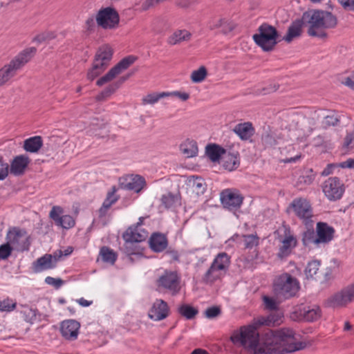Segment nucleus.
I'll return each instance as SVG.
<instances>
[{
	"mask_svg": "<svg viewBox=\"0 0 354 354\" xmlns=\"http://www.w3.org/2000/svg\"><path fill=\"white\" fill-rule=\"evenodd\" d=\"M63 251L61 250H57L55 251L53 255V261L55 262V266H57V263L58 261L60 260V259L63 257Z\"/></svg>",
	"mask_w": 354,
	"mask_h": 354,
	"instance_id": "338daca9",
	"label": "nucleus"
},
{
	"mask_svg": "<svg viewBox=\"0 0 354 354\" xmlns=\"http://www.w3.org/2000/svg\"><path fill=\"white\" fill-rule=\"evenodd\" d=\"M299 289V281L286 272L277 277L273 284L275 295L283 299H288L297 296Z\"/></svg>",
	"mask_w": 354,
	"mask_h": 354,
	"instance_id": "20e7f679",
	"label": "nucleus"
},
{
	"mask_svg": "<svg viewBox=\"0 0 354 354\" xmlns=\"http://www.w3.org/2000/svg\"><path fill=\"white\" fill-rule=\"evenodd\" d=\"M63 214L64 209L60 206L55 205L49 212V217L54 221L55 225L58 227L66 230L73 227L75 225V221L73 217L69 214L64 215Z\"/></svg>",
	"mask_w": 354,
	"mask_h": 354,
	"instance_id": "f3484780",
	"label": "nucleus"
},
{
	"mask_svg": "<svg viewBox=\"0 0 354 354\" xmlns=\"http://www.w3.org/2000/svg\"><path fill=\"white\" fill-rule=\"evenodd\" d=\"M181 153L187 158H192L198 154V145L195 140L187 139L180 145Z\"/></svg>",
	"mask_w": 354,
	"mask_h": 354,
	"instance_id": "c85d7f7f",
	"label": "nucleus"
},
{
	"mask_svg": "<svg viewBox=\"0 0 354 354\" xmlns=\"http://www.w3.org/2000/svg\"><path fill=\"white\" fill-rule=\"evenodd\" d=\"M192 187L197 194H203L206 189L205 183L201 178H196L193 180Z\"/></svg>",
	"mask_w": 354,
	"mask_h": 354,
	"instance_id": "8fccbe9b",
	"label": "nucleus"
},
{
	"mask_svg": "<svg viewBox=\"0 0 354 354\" xmlns=\"http://www.w3.org/2000/svg\"><path fill=\"white\" fill-rule=\"evenodd\" d=\"M339 119L335 115H327L323 121L324 124L326 126H335L338 124Z\"/></svg>",
	"mask_w": 354,
	"mask_h": 354,
	"instance_id": "4d7b16f0",
	"label": "nucleus"
},
{
	"mask_svg": "<svg viewBox=\"0 0 354 354\" xmlns=\"http://www.w3.org/2000/svg\"><path fill=\"white\" fill-rule=\"evenodd\" d=\"M36 51L37 49L35 47L26 48L8 64L3 66L0 69V86L5 84L14 77L17 71L30 60Z\"/></svg>",
	"mask_w": 354,
	"mask_h": 354,
	"instance_id": "7ed1b4c3",
	"label": "nucleus"
},
{
	"mask_svg": "<svg viewBox=\"0 0 354 354\" xmlns=\"http://www.w3.org/2000/svg\"><path fill=\"white\" fill-rule=\"evenodd\" d=\"M278 37L277 29L274 26L264 23L258 28V32L253 35L252 39L263 51H270L277 44Z\"/></svg>",
	"mask_w": 354,
	"mask_h": 354,
	"instance_id": "423d86ee",
	"label": "nucleus"
},
{
	"mask_svg": "<svg viewBox=\"0 0 354 354\" xmlns=\"http://www.w3.org/2000/svg\"><path fill=\"white\" fill-rule=\"evenodd\" d=\"M227 23V20L225 18L220 17H212L207 22V27L209 30H216L225 26Z\"/></svg>",
	"mask_w": 354,
	"mask_h": 354,
	"instance_id": "79ce46f5",
	"label": "nucleus"
},
{
	"mask_svg": "<svg viewBox=\"0 0 354 354\" xmlns=\"http://www.w3.org/2000/svg\"><path fill=\"white\" fill-rule=\"evenodd\" d=\"M317 237L314 238L313 231H307L304 233L303 242L304 245L312 243L316 245L329 243L333 239L335 230L326 223L319 222L317 224Z\"/></svg>",
	"mask_w": 354,
	"mask_h": 354,
	"instance_id": "9b49d317",
	"label": "nucleus"
},
{
	"mask_svg": "<svg viewBox=\"0 0 354 354\" xmlns=\"http://www.w3.org/2000/svg\"><path fill=\"white\" fill-rule=\"evenodd\" d=\"M26 322L33 324L41 320L42 315L37 309L26 308L22 311Z\"/></svg>",
	"mask_w": 354,
	"mask_h": 354,
	"instance_id": "c9c22d12",
	"label": "nucleus"
},
{
	"mask_svg": "<svg viewBox=\"0 0 354 354\" xmlns=\"http://www.w3.org/2000/svg\"><path fill=\"white\" fill-rule=\"evenodd\" d=\"M43 141L40 136H33L26 139L24 143V149L30 153H37L42 147Z\"/></svg>",
	"mask_w": 354,
	"mask_h": 354,
	"instance_id": "2f4dec72",
	"label": "nucleus"
},
{
	"mask_svg": "<svg viewBox=\"0 0 354 354\" xmlns=\"http://www.w3.org/2000/svg\"><path fill=\"white\" fill-rule=\"evenodd\" d=\"M297 241L296 237L290 232L285 234L284 238L281 241V245L279 248L277 257L280 259L287 258L297 246Z\"/></svg>",
	"mask_w": 354,
	"mask_h": 354,
	"instance_id": "412c9836",
	"label": "nucleus"
},
{
	"mask_svg": "<svg viewBox=\"0 0 354 354\" xmlns=\"http://www.w3.org/2000/svg\"><path fill=\"white\" fill-rule=\"evenodd\" d=\"M9 174V165L0 160V180H4Z\"/></svg>",
	"mask_w": 354,
	"mask_h": 354,
	"instance_id": "6e6d98bb",
	"label": "nucleus"
},
{
	"mask_svg": "<svg viewBox=\"0 0 354 354\" xmlns=\"http://www.w3.org/2000/svg\"><path fill=\"white\" fill-rule=\"evenodd\" d=\"M178 196L170 192L162 195L161 198L162 203L166 208H169L174 206L178 202Z\"/></svg>",
	"mask_w": 354,
	"mask_h": 354,
	"instance_id": "c03bdc74",
	"label": "nucleus"
},
{
	"mask_svg": "<svg viewBox=\"0 0 354 354\" xmlns=\"http://www.w3.org/2000/svg\"><path fill=\"white\" fill-rule=\"evenodd\" d=\"M207 71L205 66H202L198 69L192 71L191 80L194 83L203 82L207 77Z\"/></svg>",
	"mask_w": 354,
	"mask_h": 354,
	"instance_id": "a19ab883",
	"label": "nucleus"
},
{
	"mask_svg": "<svg viewBox=\"0 0 354 354\" xmlns=\"http://www.w3.org/2000/svg\"><path fill=\"white\" fill-rule=\"evenodd\" d=\"M156 286L160 292L176 295L180 290V277L176 271L165 270L156 279Z\"/></svg>",
	"mask_w": 354,
	"mask_h": 354,
	"instance_id": "6e6552de",
	"label": "nucleus"
},
{
	"mask_svg": "<svg viewBox=\"0 0 354 354\" xmlns=\"http://www.w3.org/2000/svg\"><path fill=\"white\" fill-rule=\"evenodd\" d=\"M194 2V0H176L175 3L178 7L186 8L190 6Z\"/></svg>",
	"mask_w": 354,
	"mask_h": 354,
	"instance_id": "e2e57ef3",
	"label": "nucleus"
},
{
	"mask_svg": "<svg viewBox=\"0 0 354 354\" xmlns=\"http://www.w3.org/2000/svg\"><path fill=\"white\" fill-rule=\"evenodd\" d=\"M263 301L265 307L267 309L270 310H277L279 306V301H277L274 298H272V297H270L268 296H263Z\"/></svg>",
	"mask_w": 354,
	"mask_h": 354,
	"instance_id": "de8ad7c7",
	"label": "nucleus"
},
{
	"mask_svg": "<svg viewBox=\"0 0 354 354\" xmlns=\"http://www.w3.org/2000/svg\"><path fill=\"white\" fill-rule=\"evenodd\" d=\"M142 220L143 218L140 217L137 225L129 227L123 234L126 252L129 255L139 254V248L133 243L145 241L148 236V232L142 228Z\"/></svg>",
	"mask_w": 354,
	"mask_h": 354,
	"instance_id": "0eeeda50",
	"label": "nucleus"
},
{
	"mask_svg": "<svg viewBox=\"0 0 354 354\" xmlns=\"http://www.w3.org/2000/svg\"><path fill=\"white\" fill-rule=\"evenodd\" d=\"M225 149L216 144L207 145L205 148V153L212 162L218 161L221 156L225 154Z\"/></svg>",
	"mask_w": 354,
	"mask_h": 354,
	"instance_id": "7c9ffc66",
	"label": "nucleus"
},
{
	"mask_svg": "<svg viewBox=\"0 0 354 354\" xmlns=\"http://www.w3.org/2000/svg\"><path fill=\"white\" fill-rule=\"evenodd\" d=\"M178 312L182 316L185 317L187 319H193L198 314L197 309L187 304L180 306L178 308Z\"/></svg>",
	"mask_w": 354,
	"mask_h": 354,
	"instance_id": "ea45409f",
	"label": "nucleus"
},
{
	"mask_svg": "<svg viewBox=\"0 0 354 354\" xmlns=\"http://www.w3.org/2000/svg\"><path fill=\"white\" fill-rule=\"evenodd\" d=\"M303 19L308 25V34L312 37L324 38L326 33L324 29L333 28L337 19L331 12L322 10H308L304 12Z\"/></svg>",
	"mask_w": 354,
	"mask_h": 354,
	"instance_id": "f03ea898",
	"label": "nucleus"
},
{
	"mask_svg": "<svg viewBox=\"0 0 354 354\" xmlns=\"http://www.w3.org/2000/svg\"><path fill=\"white\" fill-rule=\"evenodd\" d=\"M119 87L118 84H113L106 87L97 96V100H102L113 94Z\"/></svg>",
	"mask_w": 354,
	"mask_h": 354,
	"instance_id": "a18cd8bd",
	"label": "nucleus"
},
{
	"mask_svg": "<svg viewBox=\"0 0 354 354\" xmlns=\"http://www.w3.org/2000/svg\"><path fill=\"white\" fill-rule=\"evenodd\" d=\"M212 264L226 273L230 264V257L227 253L221 252L216 256Z\"/></svg>",
	"mask_w": 354,
	"mask_h": 354,
	"instance_id": "473e14b6",
	"label": "nucleus"
},
{
	"mask_svg": "<svg viewBox=\"0 0 354 354\" xmlns=\"http://www.w3.org/2000/svg\"><path fill=\"white\" fill-rule=\"evenodd\" d=\"M338 2L344 10L354 12V0H338Z\"/></svg>",
	"mask_w": 354,
	"mask_h": 354,
	"instance_id": "13d9d810",
	"label": "nucleus"
},
{
	"mask_svg": "<svg viewBox=\"0 0 354 354\" xmlns=\"http://www.w3.org/2000/svg\"><path fill=\"white\" fill-rule=\"evenodd\" d=\"M16 306L17 303L9 298L0 301L1 311L10 312L16 308Z\"/></svg>",
	"mask_w": 354,
	"mask_h": 354,
	"instance_id": "49530a36",
	"label": "nucleus"
},
{
	"mask_svg": "<svg viewBox=\"0 0 354 354\" xmlns=\"http://www.w3.org/2000/svg\"><path fill=\"white\" fill-rule=\"evenodd\" d=\"M354 300V283L330 296L326 301L332 308L344 307Z\"/></svg>",
	"mask_w": 354,
	"mask_h": 354,
	"instance_id": "4468645a",
	"label": "nucleus"
},
{
	"mask_svg": "<svg viewBox=\"0 0 354 354\" xmlns=\"http://www.w3.org/2000/svg\"><path fill=\"white\" fill-rule=\"evenodd\" d=\"M345 189L343 181L336 176L329 177L322 185V192L330 201H335L342 198Z\"/></svg>",
	"mask_w": 354,
	"mask_h": 354,
	"instance_id": "f8f14e48",
	"label": "nucleus"
},
{
	"mask_svg": "<svg viewBox=\"0 0 354 354\" xmlns=\"http://www.w3.org/2000/svg\"><path fill=\"white\" fill-rule=\"evenodd\" d=\"M288 211L292 212L304 225L312 224L313 207L308 199L301 197L294 198L289 205Z\"/></svg>",
	"mask_w": 354,
	"mask_h": 354,
	"instance_id": "9d476101",
	"label": "nucleus"
},
{
	"mask_svg": "<svg viewBox=\"0 0 354 354\" xmlns=\"http://www.w3.org/2000/svg\"><path fill=\"white\" fill-rule=\"evenodd\" d=\"M165 94L167 95V97H176L179 98L180 100H182L183 102L187 101L190 97V95L188 93L180 92V91H171V92L165 91Z\"/></svg>",
	"mask_w": 354,
	"mask_h": 354,
	"instance_id": "603ef678",
	"label": "nucleus"
},
{
	"mask_svg": "<svg viewBox=\"0 0 354 354\" xmlns=\"http://www.w3.org/2000/svg\"><path fill=\"white\" fill-rule=\"evenodd\" d=\"M100 255L104 262L110 263L111 265L114 264L117 259V254L115 252H114L112 249L106 246H103L101 248Z\"/></svg>",
	"mask_w": 354,
	"mask_h": 354,
	"instance_id": "e433bc0d",
	"label": "nucleus"
},
{
	"mask_svg": "<svg viewBox=\"0 0 354 354\" xmlns=\"http://www.w3.org/2000/svg\"><path fill=\"white\" fill-rule=\"evenodd\" d=\"M306 24L304 21L303 17L301 19H296L289 26L286 35L283 39L287 42H290L295 38L299 37L301 35L302 26Z\"/></svg>",
	"mask_w": 354,
	"mask_h": 354,
	"instance_id": "393cba45",
	"label": "nucleus"
},
{
	"mask_svg": "<svg viewBox=\"0 0 354 354\" xmlns=\"http://www.w3.org/2000/svg\"><path fill=\"white\" fill-rule=\"evenodd\" d=\"M279 88V86L276 84H271L266 87H264L261 92L260 93L262 95H267L271 93L276 91Z\"/></svg>",
	"mask_w": 354,
	"mask_h": 354,
	"instance_id": "680f3d73",
	"label": "nucleus"
},
{
	"mask_svg": "<svg viewBox=\"0 0 354 354\" xmlns=\"http://www.w3.org/2000/svg\"><path fill=\"white\" fill-rule=\"evenodd\" d=\"M45 282L53 286L55 288H59L64 283V281L62 279L59 278H54L50 276H48L45 278Z\"/></svg>",
	"mask_w": 354,
	"mask_h": 354,
	"instance_id": "5fc2aeb1",
	"label": "nucleus"
},
{
	"mask_svg": "<svg viewBox=\"0 0 354 354\" xmlns=\"http://www.w3.org/2000/svg\"><path fill=\"white\" fill-rule=\"evenodd\" d=\"M321 263L319 261L313 260L307 264L305 268V274L307 278H313L319 270Z\"/></svg>",
	"mask_w": 354,
	"mask_h": 354,
	"instance_id": "58836bf2",
	"label": "nucleus"
},
{
	"mask_svg": "<svg viewBox=\"0 0 354 354\" xmlns=\"http://www.w3.org/2000/svg\"><path fill=\"white\" fill-rule=\"evenodd\" d=\"M120 15L113 7L101 8L95 14L98 27L106 30H115L120 26Z\"/></svg>",
	"mask_w": 354,
	"mask_h": 354,
	"instance_id": "1a4fd4ad",
	"label": "nucleus"
},
{
	"mask_svg": "<svg viewBox=\"0 0 354 354\" xmlns=\"http://www.w3.org/2000/svg\"><path fill=\"white\" fill-rule=\"evenodd\" d=\"M169 307L166 301L157 299L149 310L148 317L156 322L166 319L169 315Z\"/></svg>",
	"mask_w": 354,
	"mask_h": 354,
	"instance_id": "6ab92c4d",
	"label": "nucleus"
},
{
	"mask_svg": "<svg viewBox=\"0 0 354 354\" xmlns=\"http://www.w3.org/2000/svg\"><path fill=\"white\" fill-rule=\"evenodd\" d=\"M339 167L338 164H328L322 171V176H327L333 173L335 168Z\"/></svg>",
	"mask_w": 354,
	"mask_h": 354,
	"instance_id": "052dcab7",
	"label": "nucleus"
},
{
	"mask_svg": "<svg viewBox=\"0 0 354 354\" xmlns=\"http://www.w3.org/2000/svg\"><path fill=\"white\" fill-rule=\"evenodd\" d=\"M12 248L7 243L0 246V260L7 259L11 254Z\"/></svg>",
	"mask_w": 354,
	"mask_h": 354,
	"instance_id": "864d4df0",
	"label": "nucleus"
},
{
	"mask_svg": "<svg viewBox=\"0 0 354 354\" xmlns=\"http://www.w3.org/2000/svg\"><path fill=\"white\" fill-rule=\"evenodd\" d=\"M96 24L95 16L91 15L85 20L84 28L86 32L92 33L95 30Z\"/></svg>",
	"mask_w": 354,
	"mask_h": 354,
	"instance_id": "09e8293b",
	"label": "nucleus"
},
{
	"mask_svg": "<svg viewBox=\"0 0 354 354\" xmlns=\"http://www.w3.org/2000/svg\"><path fill=\"white\" fill-rule=\"evenodd\" d=\"M244 249L252 250L259 244V237L257 234H243L241 236Z\"/></svg>",
	"mask_w": 354,
	"mask_h": 354,
	"instance_id": "f704fd0d",
	"label": "nucleus"
},
{
	"mask_svg": "<svg viewBox=\"0 0 354 354\" xmlns=\"http://www.w3.org/2000/svg\"><path fill=\"white\" fill-rule=\"evenodd\" d=\"M167 97V95L165 94V91L160 93H150L147 95H145L142 98V105H153L157 103L160 99Z\"/></svg>",
	"mask_w": 354,
	"mask_h": 354,
	"instance_id": "4c0bfd02",
	"label": "nucleus"
},
{
	"mask_svg": "<svg viewBox=\"0 0 354 354\" xmlns=\"http://www.w3.org/2000/svg\"><path fill=\"white\" fill-rule=\"evenodd\" d=\"M321 317V309L317 306H299L294 310L290 317L295 321L314 322Z\"/></svg>",
	"mask_w": 354,
	"mask_h": 354,
	"instance_id": "dca6fc26",
	"label": "nucleus"
},
{
	"mask_svg": "<svg viewBox=\"0 0 354 354\" xmlns=\"http://www.w3.org/2000/svg\"><path fill=\"white\" fill-rule=\"evenodd\" d=\"M240 165L239 154L237 151H225L223 158V166L228 171L236 169Z\"/></svg>",
	"mask_w": 354,
	"mask_h": 354,
	"instance_id": "bb28decb",
	"label": "nucleus"
},
{
	"mask_svg": "<svg viewBox=\"0 0 354 354\" xmlns=\"http://www.w3.org/2000/svg\"><path fill=\"white\" fill-rule=\"evenodd\" d=\"M149 247L155 252H161L168 246V240L166 235L155 232L153 233L149 241Z\"/></svg>",
	"mask_w": 354,
	"mask_h": 354,
	"instance_id": "5701e85b",
	"label": "nucleus"
},
{
	"mask_svg": "<svg viewBox=\"0 0 354 354\" xmlns=\"http://www.w3.org/2000/svg\"><path fill=\"white\" fill-rule=\"evenodd\" d=\"M354 145V133H348L344 138L343 146L345 148H350Z\"/></svg>",
	"mask_w": 354,
	"mask_h": 354,
	"instance_id": "bf43d9fd",
	"label": "nucleus"
},
{
	"mask_svg": "<svg viewBox=\"0 0 354 354\" xmlns=\"http://www.w3.org/2000/svg\"><path fill=\"white\" fill-rule=\"evenodd\" d=\"M234 131L241 140H248L254 135V129L252 123L248 122L236 124Z\"/></svg>",
	"mask_w": 354,
	"mask_h": 354,
	"instance_id": "a878e982",
	"label": "nucleus"
},
{
	"mask_svg": "<svg viewBox=\"0 0 354 354\" xmlns=\"http://www.w3.org/2000/svg\"><path fill=\"white\" fill-rule=\"evenodd\" d=\"M281 318V315L276 313L266 317H261L253 324L234 330L230 340L234 344L243 346L253 354H285L300 350L301 345L296 342L295 333L290 328L268 330L259 338L257 326L278 324Z\"/></svg>",
	"mask_w": 354,
	"mask_h": 354,
	"instance_id": "f257e3e1",
	"label": "nucleus"
},
{
	"mask_svg": "<svg viewBox=\"0 0 354 354\" xmlns=\"http://www.w3.org/2000/svg\"><path fill=\"white\" fill-rule=\"evenodd\" d=\"M221 314V309L219 306H212L207 308L205 311V315L208 319H214Z\"/></svg>",
	"mask_w": 354,
	"mask_h": 354,
	"instance_id": "3c124183",
	"label": "nucleus"
},
{
	"mask_svg": "<svg viewBox=\"0 0 354 354\" xmlns=\"http://www.w3.org/2000/svg\"><path fill=\"white\" fill-rule=\"evenodd\" d=\"M339 167L341 168H354V160L348 158L344 162L338 163Z\"/></svg>",
	"mask_w": 354,
	"mask_h": 354,
	"instance_id": "0e129e2a",
	"label": "nucleus"
},
{
	"mask_svg": "<svg viewBox=\"0 0 354 354\" xmlns=\"http://www.w3.org/2000/svg\"><path fill=\"white\" fill-rule=\"evenodd\" d=\"M30 163L28 156L20 155L16 156L10 164V172L15 176L22 175Z\"/></svg>",
	"mask_w": 354,
	"mask_h": 354,
	"instance_id": "b1692460",
	"label": "nucleus"
},
{
	"mask_svg": "<svg viewBox=\"0 0 354 354\" xmlns=\"http://www.w3.org/2000/svg\"><path fill=\"white\" fill-rule=\"evenodd\" d=\"M113 54V50L108 44H103L97 48L92 66L87 72V78L89 80L93 81L106 69L112 59Z\"/></svg>",
	"mask_w": 354,
	"mask_h": 354,
	"instance_id": "39448f33",
	"label": "nucleus"
},
{
	"mask_svg": "<svg viewBox=\"0 0 354 354\" xmlns=\"http://www.w3.org/2000/svg\"><path fill=\"white\" fill-rule=\"evenodd\" d=\"M243 196L235 189H225L220 194V199L224 208L230 211L239 209L243 202Z\"/></svg>",
	"mask_w": 354,
	"mask_h": 354,
	"instance_id": "2eb2a0df",
	"label": "nucleus"
},
{
	"mask_svg": "<svg viewBox=\"0 0 354 354\" xmlns=\"http://www.w3.org/2000/svg\"><path fill=\"white\" fill-rule=\"evenodd\" d=\"M145 185V180L140 175H129L119 178L118 189L140 192Z\"/></svg>",
	"mask_w": 354,
	"mask_h": 354,
	"instance_id": "a211bd4d",
	"label": "nucleus"
},
{
	"mask_svg": "<svg viewBox=\"0 0 354 354\" xmlns=\"http://www.w3.org/2000/svg\"><path fill=\"white\" fill-rule=\"evenodd\" d=\"M55 267L53 255L50 254H45L32 263V270L35 273H39L45 270H52Z\"/></svg>",
	"mask_w": 354,
	"mask_h": 354,
	"instance_id": "4be33fe9",
	"label": "nucleus"
},
{
	"mask_svg": "<svg viewBox=\"0 0 354 354\" xmlns=\"http://www.w3.org/2000/svg\"><path fill=\"white\" fill-rule=\"evenodd\" d=\"M80 324L74 319L63 321L60 325L62 335L67 340H75L79 335Z\"/></svg>",
	"mask_w": 354,
	"mask_h": 354,
	"instance_id": "aec40b11",
	"label": "nucleus"
},
{
	"mask_svg": "<svg viewBox=\"0 0 354 354\" xmlns=\"http://www.w3.org/2000/svg\"><path fill=\"white\" fill-rule=\"evenodd\" d=\"M225 274V272L211 264L209 268L207 270L203 277V281L206 283H213L216 281L221 279Z\"/></svg>",
	"mask_w": 354,
	"mask_h": 354,
	"instance_id": "c756f323",
	"label": "nucleus"
},
{
	"mask_svg": "<svg viewBox=\"0 0 354 354\" xmlns=\"http://www.w3.org/2000/svg\"><path fill=\"white\" fill-rule=\"evenodd\" d=\"M25 232L19 229L14 228L7 234V243L10 245L17 247L21 243Z\"/></svg>",
	"mask_w": 354,
	"mask_h": 354,
	"instance_id": "72a5a7b5",
	"label": "nucleus"
},
{
	"mask_svg": "<svg viewBox=\"0 0 354 354\" xmlns=\"http://www.w3.org/2000/svg\"><path fill=\"white\" fill-rule=\"evenodd\" d=\"M192 34L186 29H178L175 30L167 39L170 45H176L183 41H188L191 39Z\"/></svg>",
	"mask_w": 354,
	"mask_h": 354,
	"instance_id": "cd10ccee",
	"label": "nucleus"
},
{
	"mask_svg": "<svg viewBox=\"0 0 354 354\" xmlns=\"http://www.w3.org/2000/svg\"><path fill=\"white\" fill-rule=\"evenodd\" d=\"M109 209V207H107L106 206H105L104 205L102 204V205L101 206V207L100 208V209L98 211L99 217H100V218L104 217L106 215Z\"/></svg>",
	"mask_w": 354,
	"mask_h": 354,
	"instance_id": "774afa93",
	"label": "nucleus"
},
{
	"mask_svg": "<svg viewBox=\"0 0 354 354\" xmlns=\"http://www.w3.org/2000/svg\"><path fill=\"white\" fill-rule=\"evenodd\" d=\"M118 189L115 186L112 187L111 190L107 193L106 197L102 203L109 209L119 199V196L115 194Z\"/></svg>",
	"mask_w": 354,
	"mask_h": 354,
	"instance_id": "37998d69",
	"label": "nucleus"
},
{
	"mask_svg": "<svg viewBox=\"0 0 354 354\" xmlns=\"http://www.w3.org/2000/svg\"><path fill=\"white\" fill-rule=\"evenodd\" d=\"M136 60V57L129 55L122 59L115 66L111 68L108 73L97 80L96 84L99 86L104 85L115 79L131 66Z\"/></svg>",
	"mask_w": 354,
	"mask_h": 354,
	"instance_id": "ddd939ff",
	"label": "nucleus"
},
{
	"mask_svg": "<svg viewBox=\"0 0 354 354\" xmlns=\"http://www.w3.org/2000/svg\"><path fill=\"white\" fill-rule=\"evenodd\" d=\"M342 84L354 90V79L353 78V75L351 77H346L344 80L342 81Z\"/></svg>",
	"mask_w": 354,
	"mask_h": 354,
	"instance_id": "69168bd1",
	"label": "nucleus"
}]
</instances>
